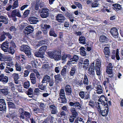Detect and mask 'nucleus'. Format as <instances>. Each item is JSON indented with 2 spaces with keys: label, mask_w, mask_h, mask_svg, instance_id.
Returning a JSON list of instances; mask_svg holds the SVG:
<instances>
[{
  "label": "nucleus",
  "mask_w": 123,
  "mask_h": 123,
  "mask_svg": "<svg viewBox=\"0 0 123 123\" xmlns=\"http://www.w3.org/2000/svg\"><path fill=\"white\" fill-rule=\"evenodd\" d=\"M90 97L89 94L86 93L84 96V99H90Z\"/></svg>",
  "instance_id": "55"
},
{
  "label": "nucleus",
  "mask_w": 123,
  "mask_h": 123,
  "mask_svg": "<svg viewBox=\"0 0 123 123\" xmlns=\"http://www.w3.org/2000/svg\"><path fill=\"white\" fill-rule=\"evenodd\" d=\"M51 80L50 77L47 74L45 75L44 76L42 81V83H45V81H50Z\"/></svg>",
  "instance_id": "27"
},
{
  "label": "nucleus",
  "mask_w": 123,
  "mask_h": 123,
  "mask_svg": "<svg viewBox=\"0 0 123 123\" xmlns=\"http://www.w3.org/2000/svg\"><path fill=\"white\" fill-rule=\"evenodd\" d=\"M33 90L32 88H30L28 89L27 93V95H33Z\"/></svg>",
  "instance_id": "51"
},
{
  "label": "nucleus",
  "mask_w": 123,
  "mask_h": 123,
  "mask_svg": "<svg viewBox=\"0 0 123 123\" xmlns=\"http://www.w3.org/2000/svg\"><path fill=\"white\" fill-rule=\"evenodd\" d=\"M74 123H85V120L81 117L77 118L75 120Z\"/></svg>",
  "instance_id": "29"
},
{
  "label": "nucleus",
  "mask_w": 123,
  "mask_h": 123,
  "mask_svg": "<svg viewBox=\"0 0 123 123\" xmlns=\"http://www.w3.org/2000/svg\"><path fill=\"white\" fill-rule=\"evenodd\" d=\"M0 90L1 92L4 94L6 95L8 94V90L7 88L2 89Z\"/></svg>",
  "instance_id": "48"
},
{
  "label": "nucleus",
  "mask_w": 123,
  "mask_h": 123,
  "mask_svg": "<svg viewBox=\"0 0 123 123\" xmlns=\"http://www.w3.org/2000/svg\"><path fill=\"white\" fill-rule=\"evenodd\" d=\"M112 6H113V9L116 11L121 10L122 9V8L121 7V6L118 4H113Z\"/></svg>",
  "instance_id": "23"
},
{
  "label": "nucleus",
  "mask_w": 123,
  "mask_h": 123,
  "mask_svg": "<svg viewBox=\"0 0 123 123\" xmlns=\"http://www.w3.org/2000/svg\"><path fill=\"white\" fill-rule=\"evenodd\" d=\"M100 67H95V70L96 74L98 76L100 75Z\"/></svg>",
  "instance_id": "56"
},
{
  "label": "nucleus",
  "mask_w": 123,
  "mask_h": 123,
  "mask_svg": "<svg viewBox=\"0 0 123 123\" xmlns=\"http://www.w3.org/2000/svg\"><path fill=\"white\" fill-rule=\"evenodd\" d=\"M30 78L31 82L33 84L36 83V78L34 73H32L30 75Z\"/></svg>",
  "instance_id": "17"
},
{
  "label": "nucleus",
  "mask_w": 123,
  "mask_h": 123,
  "mask_svg": "<svg viewBox=\"0 0 123 123\" xmlns=\"http://www.w3.org/2000/svg\"><path fill=\"white\" fill-rule=\"evenodd\" d=\"M12 76L15 81H17L19 78L18 74L16 73H13L12 74Z\"/></svg>",
  "instance_id": "41"
},
{
  "label": "nucleus",
  "mask_w": 123,
  "mask_h": 123,
  "mask_svg": "<svg viewBox=\"0 0 123 123\" xmlns=\"http://www.w3.org/2000/svg\"><path fill=\"white\" fill-rule=\"evenodd\" d=\"M66 74V69L65 68H63L61 72V74L63 76L65 77Z\"/></svg>",
  "instance_id": "47"
},
{
  "label": "nucleus",
  "mask_w": 123,
  "mask_h": 123,
  "mask_svg": "<svg viewBox=\"0 0 123 123\" xmlns=\"http://www.w3.org/2000/svg\"><path fill=\"white\" fill-rule=\"evenodd\" d=\"M80 54L83 56L86 55V50L83 47H81L80 49Z\"/></svg>",
  "instance_id": "32"
},
{
  "label": "nucleus",
  "mask_w": 123,
  "mask_h": 123,
  "mask_svg": "<svg viewBox=\"0 0 123 123\" xmlns=\"http://www.w3.org/2000/svg\"><path fill=\"white\" fill-rule=\"evenodd\" d=\"M56 20L60 23H63L66 19L65 17L62 14H59L56 16Z\"/></svg>",
  "instance_id": "5"
},
{
  "label": "nucleus",
  "mask_w": 123,
  "mask_h": 123,
  "mask_svg": "<svg viewBox=\"0 0 123 123\" xmlns=\"http://www.w3.org/2000/svg\"><path fill=\"white\" fill-rule=\"evenodd\" d=\"M76 117H73V116H71L69 117V121L71 123H72L74 122L75 119Z\"/></svg>",
  "instance_id": "62"
},
{
  "label": "nucleus",
  "mask_w": 123,
  "mask_h": 123,
  "mask_svg": "<svg viewBox=\"0 0 123 123\" xmlns=\"http://www.w3.org/2000/svg\"><path fill=\"white\" fill-rule=\"evenodd\" d=\"M65 90L66 95L70 96L72 95V89L70 86L68 85L66 86L65 87Z\"/></svg>",
  "instance_id": "10"
},
{
  "label": "nucleus",
  "mask_w": 123,
  "mask_h": 123,
  "mask_svg": "<svg viewBox=\"0 0 123 123\" xmlns=\"http://www.w3.org/2000/svg\"><path fill=\"white\" fill-rule=\"evenodd\" d=\"M94 63H92L89 68L88 73L91 76H93L95 75Z\"/></svg>",
  "instance_id": "4"
},
{
  "label": "nucleus",
  "mask_w": 123,
  "mask_h": 123,
  "mask_svg": "<svg viewBox=\"0 0 123 123\" xmlns=\"http://www.w3.org/2000/svg\"><path fill=\"white\" fill-rule=\"evenodd\" d=\"M5 64L4 63H1L0 64V71H1V70L4 69Z\"/></svg>",
  "instance_id": "59"
},
{
  "label": "nucleus",
  "mask_w": 123,
  "mask_h": 123,
  "mask_svg": "<svg viewBox=\"0 0 123 123\" xmlns=\"http://www.w3.org/2000/svg\"><path fill=\"white\" fill-rule=\"evenodd\" d=\"M94 102L93 101L90 100L89 101V105L91 106V107L93 108L94 107Z\"/></svg>",
  "instance_id": "61"
},
{
  "label": "nucleus",
  "mask_w": 123,
  "mask_h": 123,
  "mask_svg": "<svg viewBox=\"0 0 123 123\" xmlns=\"http://www.w3.org/2000/svg\"><path fill=\"white\" fill-rule=\"evenodd\" d=\"M70 111L72 114L71 116L74 117H76L78 115V113L75 108H73L70 109Z\"/></svg>",
  "instance_id": "21"
},
{
  "label": "nucleus",
  "mask_w": 123,
  "mask_h": 123,
  "mask_svg": "<svg viewBox=\"0 0 123 123\" xmlns=\"http://www.w3.org/2000/svg\"><path fill=\"white\" fill-rule=\"evenodd\" d=\"M85 94V92L84 91H81L80 92L79 95L82 99H84Z\"/></svg>",
  "instance_id": "57"
},
{
  "label": "nucleus",
  "mask_w": 123,
  "mask_h": 123,
  "mask_svg": "<svg viewBox=\"0 0 123 123\" xmlns=\"http://www.w3.org/2000/svg\"><path fill=\"white\" fill-rule=\"evenodd\" d=\"M43 55V54L41 53V52H40L39 51H38L36 52L35 53V56L37 57H39L42 56V55Z\"/></svg>",
  "instance_id": "52"
},
{
  "label": "nucleus",
  "mask_w": 123,
  "mask_h": 123,
  "mask_svg": "<svg viewBox=\"0 0 123 123\" xmlns=\"http://www.w3.org/2000/svg\"><path fill=\"white\" fill-rule=\"evenodd\" d=\"M83 83L86 85H88L89 84L87 76L86 74H85L83 80Z\"/></svg>",
  "instance_id": "38"
},
{
  "label": "nucleus",
  "mask_w": 123,
  "mask_h": 123,
  "mask_svg": "<svg viewBox=\"0 0 123 123\" xmlns=\"http://www.w3.org/2000/svg\"><path fill=\"white\" fill-rule=\"evenodd\" d=\"M11 114L12 119H13L15 117H16L17 116V111H14Z\"/></svg>",
  "instance_id": "44"
},
{
  "label": "nucleus",
  "mask_w": 123,
  "mask_h": 123,
  "mask_svg": "<svg viewBox=\"0 0 123 123\" xmlns=\"http://www.w3.org/2000/svg\"><path fill=\"white\" fill-rule=\"evenodd\" d=\"M104 109H102L100 112H101V115L103 116H105L107 115L108 112V106L104 108Z\"/></svg>",
  "instance_id": "20"
},
{
  "label": "nucleus",
  "mask_w": 123,
  "mask_h": 123,
  "mask_svg": "<svg viewBox=\"0 0 123 123\" xmlns=\"http://www.w3.org/2000/svg\"><path fill=\"white\" fill-rule=\"evenodd\" d=\"M49 9L47 8H43L41 9L40 16L42 18H46L49 14Z\"/></svg>",
  "instance_id": "3"
},
{
  "label": "nucleus",
  "mask_w": 123,
  "mask_h": 123,
  "mask_svg": "<svg viewBox=\"0 0 123 123\" xmlns=\"http://www.w3.org/2000/svg\"><path fill=\"white\" fill-rule=\"evenodd\" d=\"M30 58L31 60L32 61H31V64L32 65V66L35 68H36L37 67V64L36 63V61L35 60L34 58L32 56V55H31V57H29Z\"/></svg>",
  "instance_id": "28"
},
{
  "label": "nucleus",
  "mask_w": 123,
  "mask_h": 123,
  "mask_svg": "<svg viewBox=\"0 0 123 123\" xmlns=\"http://www.w3.org/2000/svg\"><path fill=\"white\" fill-rule=\"evenodd\" d=\"M2 79L0 81H2L4 83H7L8 82V77L6 76H4Z\"/></svg>",
  "instance_id": "40"
},
{
  "label": "nucleus",
  "mask_w": 123,
  "mask_h": 123,
  "mask_svg": "<svg viewBox=\"0 0 123 123\" xmlns=\"http://www.w3.org/2000/svg\"><path fill=\"white\" fill-rule=\"evenodd\" d=\"M109 40L107 37L104 35H102L100 37V42L102 43H107Z\"/></svg>",
  "instance_id": "16"
},
{
  "label": "nucleus",
  "mask_w": 123,
  "mask_h": 123,
  "mask_svg": "<svg viewBox=\"0 0 123 123\" xmlns=\"http://www.w3.org/2000/svg\"><path fill=\"white\" fill-rule=\"evenodd\" d=\"M104 52L105 55L109 56L110 54L109 48L108 47H105L104 50Z\"/></svg>",
  "instance_id": "36"
},
{
  "label": "nucleus",
  "mask_w": 123,
  "mask_h": 123,
  "mask_svg": "<svg viewBox=\"0 0 123 123\" xmlns=\"http://www.w3.org/2000/svg\"><path fill=\"white\" fill-rule=\"evenodd\" d=\"M55 81L58 82L59 81H61L62 79L61 77V75L60 74L55 75L54 76Z\"/></svg>",
  "instance_id": "37"
},
{
  "label": "nucleus",
  "mask_w": 123,
  "mask_h": 123,
  "mask_svg": "<svg viewBox=\"0 0 123 123\" xmlns=\"http://www.w3.org/2000/svg\"><path fill=\"white\" fill-rule=\"evenodd\" d=\"M0 18L2 19L1 20H0L2 23L5 24H7L8 23V20L7 18L4 16H0Z\"/></svg>",
  "instance_id": "31"
},
{
  "label": "nucleus",
  "mask_w": 123,
  "mask_h": 123,
  "mask_svg": "<svg viewBox=\"0 0 123 123\" xmlns=\"http://www.w3.org/2000/svg\"><path fill=\"white\" fill-rule=\"evenodd\" d=\"M86 39L85 37L83 36H81L80 37L79 39V43L84 44H86Z\"/></svg>",
  "instance_id": "26"
},
{
  "label": "nucleus",
  "mask_w": 123,
  "mask_h": 123,
  "mask_svg": "<svg viewBox=\"0 0 123 123\" xmlns=\"http://www.w3.org/2000/svg\"><path fill=\"white\" fill-rule=\"evenodd\" d=\"M49 107L52 114H55L57 113V108L55 106L51 105L49 106Z\"/></svg>",
  "instance_id": "18"
},
{
  "label": "nucleus",
  "mask_w": 123,
  "mask_h": 123,
  "mask_svg": "<svg viewBox=\"0 0 123 123\" xmlns=\"http://www.w3.org/2000/svg\"><path fill=\"white\" fill-rule=\"evenodd\" d=\"M15 67L17 71H20L21 70V68L20 65L18 63H16L15 65Z\"/></svg>",
  "instance_id": "50"
},
{
  "label": "nucleus",
  "mask_w": 123,
  "mask_h": 123,
  "mask_svg": "<svg viewBox=\"0 0 123 123\" xmlns=\"http://www.w3.org/2000/svg\"><path fill=\"white\" fill-rule=\"evenodd\" d=\"M59 51L57 50L54 51H50L48 52L47 54L51 58H54Z\"/></svg>",
  "instance_id": "12"
},
{
  "label": "nucleus",
  "mask_w": 123,
  "mask_h": 123,
  "mask_svg": "<svg viewBox=\"0 0 123 123\" xmlns=\"http://www.w3.org/2000/svg\"><path fill=\"white\" fill-rule=\"evenodd\" d=\"M71 57L70 55L69 54H64L61 56V59L62 61V62L63 63L67 61L68 59L70 58Z\"/></svg>",
  "instance_id": "9"
},
{
  "label": "nucleus",
  "mask_w": 123,
  "mask_h": 123,
  "mask_svg": "<svg viewBox=\"0 0 123 123\" xmlns=\"http://www.w3.org/2000/svg\"><path fill=\"white\" fill-rule=\"evenodd\" d=\"M39 88L42 90L44 91L46 89L45 86L43 85H42L40 86H39Z\"/></svg>",
  "instance_id": "64"
},
{
  "label": "nucleus",
  "mask_w": 123,
  "mask_h": 123,
  "mask_svg": "<svg viewBox=\"0 0 123 123\" xmlns=\"http://www.w3.org/2000/svg\"><path fill=\"white\" fill-rule=\"evenodd\" d=\"M61 53L60 51H59L57 54L55 56L54 58L55 61H58L61 59Z\"/></svg>",
  "instance_id": "35"
},
{
  "label": "nucleus",
  "mask_w": 123,
  "mask_h": 123,
  "mask_svg": "<svg viewBox=\"0 0 123 123\" xmlns=\"http://www.w3.org/2000/svg\"><path fill=\"white\" fill-rule=\"evenodd\" d=\"M49 34L51 36H53L55 37H57V35L55 33L54 29L53 28H50L49 31Z\"/></svg>",
  "instance_id": "30"
},
{
  "label": "nucleus",
  "mask_w": 123,
  "mask_h": 123,
  "mask_svg": "<svg viewBox=\"0 0 123 123\" xmlns=\"http://www.w3.org/2000/svg\"><path fill=\"white\" fill-rule=\"evenodd\" d=\"M102 102L101 103H97L96 105L95 106L97 108V110L99 112L102 109H103L104 108L108 106V105H107V103H105V102L103 100L101 101Z\"/></svg>",
  "instance_id": "2"
},
{
  "label": "nucleus",
  "mask_w": 123,
  "mask_h": 123,
  "mask_svg": "<svg viewBox=\"0 0 123 123\" xmlns=\"http://www.w3.org/2000/svg\"><path fill=\"white\" fill-rule=\"evenodd\" d=\"M42 28L45 29L46 30H47L49 29L51 27V26L49 25L45 24L44 25H42Z\"/></svg>",
  "instance_id": "46"
},
{
  "label": "nucleus",
  "mask_w": 123,
  "mask_h": 123,
  "mask_svg": "<svg viewBox=\"0 0 123 123\" xmlns=\"http://www.w3.org/2000/svg\"><path fill=\"white\" fill-rule=\"evenodd\" d=\"M13 70V69L12 68H11L10 66L8 65L6 67L5 71L7 73H9L11 72H12Z\"/></svg>",
  "instance_id": "34"
},
{
  "label": "nucleus",
  "mask_w": 123,
  "mask_h": 123,
  "mask_svg": "<svg viewBox=\"0 0 123 123\" xmlns=\"http://www.w3.org/2000/svg\"><path fill=\"white\" fill-rule=\"evenodd\" d=\"M20 115L19 116V117L20 120L23 122V121L25 118L24 116V113L22 114H20Z\"/></svg>",
  "instance_id": "60"
},
{
  "label": "nucleus",
  "mask_w": 123,
  "mask_h": 123,
  "mask_svg": "<svg viewBox=\"0 0 123 123\" xmlns=\"http://www.w3.org/2000/svg\"><path fill=\"white\" fill-rule=\"evenodd\" d=\"M47 49V46L46 45H43L40 48L39 51L41 52V53L44 54L45 51Z\"/></svg>",
  "instance_id": "33"
},
{
  "label": "nucleus",
  "mask_w": 123,
  "mask_h": 123,
  "mask_svg": "<svg viewBox=\"0 0 123 123\" xmlns=\"http://www.w3.org/2000/svg\"><path fill=\"white\" fill-rule=\"evenodd\" d=\"M25 30V34L28 35L33 32L34 29L32 26L30 25L26 27Z\"/></svg>",
  "instance_id": "8"
},
{
  "label": "nucleus",
  "mask_w": 123,
  "mask_h": 123,
  "mask_svg": "<svg viewBox=\"0 0 123 123\" xmlns=\"http://www.w3.org/2000/svg\"><path fill=\"white\" fill-rule=\"evenodd\" d=\"M79 59V57L78 56L75 55L73 56L72 58L70 59V60L68 62V64H71L74 63L73 62H77Z\"/></svg>",
  "instance_id": "11"
},
{
  "label": "nucleus",
  "mask_w": 123,
  "mask_h": 123,
  "mask_svg": "<svg viewBox=\"0 0 123 123\" xmlns=\"http://www.w3.org/2000/svg\"><path fill=\"white\" fill-rule=\"evenodd\" d=\"M69 105L71 106L79 107V109L82 108L81 105L78 102L76 101L74 103L71 102L69 103Z\"/></svg>",
  "instance_id": "14"
},
{
  "label": "nucleus",
  "mask_w": 123,
  "mask_h": 123,
  "mask_svg": "<svg viewBox=\"0 0 123 123\" xmlns=\"http://www.w3.org/2000/svg\"><path fill=\"white\" fill-rule=\"evenodd\" d=\"M1 48V49L4 52H7L9 48V43L7 41L3 42L2 44Z\"/></svg>",
  "instance_id": "7"
},
{
  "label": "nucleus",
  "mask_w": 123,
  "mask_h": 123,
  "mask_svg": "<svg viewBox=\"0 0 123 123\" xmlns=\"http://www.w3.org/2000/svg\"><path fill=\"white\" fill-rule=\"evenodd\" d=\"M7 103H8V105L9 110L11 109H16V108L14 104L11 101L7 102Z\"/></svg>",
  "instance_id": "22"
},
{
  "label": "nucleus",
  "mask_w": 123,
  "mask_h": 123,
  "mask_svg": "<svg viewBox=\"0 0 123 123\" xmlns=\"http://www.w3.org/2000/svg\"><path fill=\"white\" fill-rule=\"evenodd\" d=\"M101 65L100 61L99 59H97L95 67H100Z\"/></svg>",
  "instance_id": "54"
},
{
  "label": "nucleus",
  "mask_w": 123,
  "mask_h": 123,
  "mask_svg": "<svg viewBox=\"0 0 123 123\" xmlns=\"http://www.w3.org/2000/svg\"><path fill=\"white\" fill-rule=\"evenodd\" d=\"M21 51L24 52L28 57H31L32 55L30 50L29 47L27 45H24L20 48Z\"/></svg>",
  "instance_id": "1"
},
{
  "label": "nucleus",
  "mask_w": 123,
  "mask_h": 123,
  "mask_svg": "<svg viewBox=\"0 0 123 123\" xmlns=\"http://www.w3.org/2000/svg\"><path fill=\"white\" fill-rule=\"evenodd\" d=\"M6 104L4 99H0V111H5L6 110Z\"/></svg>",
  "instance_id": "6"
},
{
  "label": "nucleus",
  "mask_w": 123,
  "mask_h": 123,
  "mask_svg": "<svg viewBox=\"0 0 123 123\" xmlns=\"http://www.w3.org/2000/svg\"><path fill=\"white\" fill-rule=\"evenodd\" d=\"M23 86L24 88L28 89L30 86L29 82L27 81L24 82V83Z\"/></svg>",
  "instance_id": "43"
},
{
  "label": "nucleus",
  "mask_w": 123,
  "mask_h": 123,
  "mask_svg": "<svg viewBox=\"0 0 123 123\" xmlns=\"http://www.w3.org/2000/svg\"><path fill=\"white\" fill-rule=\"evenodd\" d=\"M83 65V68L85 69H87L89 66V60L87 59L84 60Z\"/></svg>",
  "instance_id": "25"
},
{
  "label": "nucleus",
  "mask_w": 123,
  "mask_h": 123,
  "mask_svg": "<svg viewBox=\"0 0 123 123\" xmlns=\"http://www.w3.org/2000/svg\"><path fill=\"white\" fill-rule=\"evenodd\" d=\"M19 5L18 1V0H16L14 2L12 6V9H13L18 7Z\"/></svg>",
  "instance_id": "39"
},
{
  "label": "nucleus",
  "mask_w": 123,
  "mask_h": 123,
  "mask_svg": "<svg viewBox=\"0 0 123 123\" xmlns=\"http://www.w3.org/2000/svg\"><path fill=\"white\" fill-rule=\"evenodd\" d=\"M60 98L61 100V103H64L66 102V98L65 95H61L60 96Z\"/></svg>",
  "instance_id": "45"
},
{
  "label": "nucleus",
  "mask_w": 123,
  "mask_h": 123,
  "mask_svg": "<svg viewBox=\"0 0 123 123\" xmlns=\"http://www.w3.org/2000/svg\"><path fill=\"white\" fill-rule=\"evenodd\" d=\"M30 11L28 10H26L23 13V15L24 16V17H27L30 13Z\"/></svg>",
  "instance_id": "58"
},
{
  "label": "nucleus",
  "mask_w": 123,
  "mask_h": 123,
  "mask_svg": "<svg viewBox=\"0 0 123 123\" xmlns=\"http://www.w3.org/2000/svg\"><path fill=\"white\" fill-rule=\"evenodd\" d=\"M95 89H96L97 93L98 94H100L103 92L102 86L100 85L96 84L95 86Z\"/></svg>",
  "instance_id": "15"
},
{
  "label": "nucleus",
  "mask_w": 123,
  "mask_h": 123,
  "mask_svg": "<svg viewBox=\"0 0 123 123\" xmlns=\"http://www.w3.org/2000/svg\"><path fill=\"white\" fill-rule=\"evenodd\" d=\"M28 20L31 24H36L38 21L37 18L35 17H30Z\"/></svg>",
  "instance_id": "13"
},
{
  "label": "nucleus",
  "mask_w": 123,
  "mask_h": 123,
  "mask_svg": "<svg viewBox=\"0 0 123 123\" xmlns=\"http://www.w3.org/2000/svg\"><path fill=\"white\" fill-rule=\"evenodd\" d=\"M65 15L66 17L68 18L72 15L71 13L68 12H65Z\"/></svg>",
  "instance_id": "63"
},
{
  "label": "nucleus",
  "mask_w": 123,
  "mask_h": 123,
  "mask_svg": "<svg viewBox=\"0 0 123 123\" xmlns=\"http://www.w3.org/2000/svg\"><path fill=\"white\" fill-rule=\"evenodd\" d=\"M17 10V9H14L13 10L11 14L10 13L8 12L7 14L8 16L10 18L15 17L16 15V12Z\"/></svg>",
  "instance_id": "24"
},
{
  "label": "nucleus",
  "mask_w": 123,
  "mask_h": 123,
  "mask_svg": "<svg viewBox=\"0 0 123 123\" xmlns=\"http://www.w3.org/2000/svg\"><path fill=\"white\" fill-rule=\"evenodd\" d=\"M24 114L26 118H30L31 114L29 112L26 111H25L24 112Z\"/></svg>",
  "instance_id": "53"
},
{
  "label": "nucleus",
  "mask_w": 123,
  "mask_h": 123,
  "mask_svg": "<svg viewBox=\"0 0 123 123\" xmlns=\"http://www.w3.org/2000/svg\"><path fill=\"white\" fill-rule=\"evenodd\" d=\"M110 32L111 34L113 36H117L118 34L117 29L115 28H112L111 29Z\"/></svg>",
  "instance_id": "19"
},
{
  "label": "nucleus",
  "mask_w": 123,
  "mask_h": 123,
  "mask_svg": "<svg viewBox=\"0 0 123 123\" xmlns=\"http://www.w3.org/2000/svg\"><path fill=\"white\" fill-rule=\"evenodd\" d=\"M8 52L9 53L12 54H13L14 52L15 51L14 48L12 47H10L8 49Z\"/></svg>",
  "instance_id": "49"
},
{
  "label": "nucleus",
  "mask_w": 123,
  "mask_h": 123,
  "mask_svg": "<svg viewBox=\"0 0 123 123\" xmlns=\"http://www.w3.org/2000/svg\"><path fill=\"white\" fill-rule=\"evenodd\" d=\"M76 68L75 67H73L72 68L71 71L70 72V74L72 76H73L75 73V71H76Z\"/></svg>",
  "instance_id": "42"
}]
</instances>
